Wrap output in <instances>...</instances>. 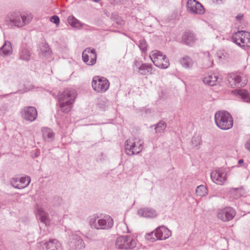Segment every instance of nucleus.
<instances>
[{
    "label": "nucleus",
    "instance_id": "nucleus-1",
    "mask_svg": "<svg viewBox=\"0 0 250 250\" xmlns=\"http://www.w3.org/2000/svg\"><path fill=\"white\" fill-rule=\"evenodd\" d=\"M77 97V92L74 89H66L58 95V102L61 110L65 113H68Z\"/></svg>",
    "mask_w": 250,
    "mask_h": 250
},
{
    "label": "nucleus",
    "instance_id": "nucleus-2",
    "mask_svg": "<svg viewBox=\"0 0 250 250\" xmlns=\"http://www.w3.org/2000/svg\"><path fill=\"white\" fill-rule=\"evenodd\" d=\"M89 224L91 228L97 230H108L113 226L114 221L108 215L99 216L94 214L89 217Z\"/></svg>",
    "mask_w": 250,
    "mask_h": 250
},
{
    "label": "nucleus",
    "instance_id": "nucleus-3",
    "mask_svg": "<svg viewBox=\"0 0 250 250\" xmlns=\"http://www.w3.org/2000/svg\"><path fill=\"white\" fill-rule=\"evenodd\" d=\"M32 19L30 15H21L18 13H11L8 14L4 19L5 24L11 27L16 26L21 27L29 23Z\"/></svg>",
    "mask_w": 250,
    "mask_h": 250
},
{
    "label": "nucleus",
    "instance_id": "nucleus-4",
    "mask_svg": "<svg viewBox=\"0 0 250 250\" xmlns=\"http://www.w3.org/2000/svg\"><path fill=\"white\" fill-rule=\"evenodd\" d=\"M216 125L222 130H228L233 126V119L231 115L227 111L217 112L214 115Z\"/></svg>",
    "mask_w": 250,
    "mask_h": 250
},
{
    "label": "nucleus",
    "instance_id": "nucleus-5",
    "mask_svg": "<svg viewBox=\"0 0 250 250\" xmlns=\"http://www.w3.org/2000/svg\"><path fill=\"white\" fill-rule=\"evenodd\" d=\"M125 147L127 155L138 154L143 149L144 141L138 137L129 138L125 141Z\"/></svg>",
    "mask_w": 250,
    "mask_h": 250
},
{
    "label": "nucleus",
    "instance_id": "nucleus-6",
    "mask_svg": "<svg viewBox=\"0 0 250 250\" xmlns=\"http://www.w3.org/2000/svg\"><path fill=\"white\" fill-rule=\"evenodd\" d=\"M149 57L154 64L157 67L166 69L169 66L168 59L160 51L155 50L151 52Z\"/></svg>",
    "mask_w": 250,
    "mask_h": 250
},
{
    "label": "nucleus",
    "instance_id": "nucleus-7",
    "mask_svg": "<svg viewBox=\"0 0 250 250\" xmlns=\"http://www.w3.org/2000/svg\"><path fill=\"white\" fill-rule=\"evenodd\" d=\"M136 246V239L130 235L119 236L115 241V246L119 249H133Z\"/></svg>",
    "mask_w": 250,
    "mask_h": 250
},
{
    "label": "nucleus",
    "instance_id": "nucleus-8",
    "mask_svg": "<svg viewBox=\"0 0 250 250\" xmlns=\"http://www.w3.org/2000/svg\"><path fill=\"white\" fill-rule=\"evenodd\" d=\"M109 82L104 77L95 76L92 82V86L94 91L98 93H104L109 88Z\"/></svg>",
    "mask_w": 250,
    "mask_h": 250
},
{
    "label": "nucleus",
    "instance_id": "nucleus-9",
    "mask_svg": "<svg viewBox=\"0 0 250 250\" xmlns=\"http://www.w3.org/2000/svg\"><path fill=\"white\" fill-rule=\"evenodd\" d=\"M133 68L142 75L153 73L152 65L150 64L143 63L141 61L135 60L133 64Z\"/></svg>",
    "mask_w": 250,
    "mask_h": 250
},
{
    "label": "nucleus",
    "instance_id": "nucleus-10",
    "mask_svg": "<svg viewBox=\"0 0 250 250\" xmlns=\"http://www.w3.org/2000/svg\"><path fill=\"white\" fill-rule=\"evenodd\" d=\"M236 214L235 210L231 207H226L219 209L217 211V216L221 220L226 222L231 220Z\"/></svg>",
    "mask_w": 250,
    "mask_h": 250
},
{
    "label": "nucleus",
    "instance_id": "nucleus-11",
    "mask_svg": "<svg viewBox=\"0 0 250 250\" xmlns=\"http://www.w3.org/2000/svg\"><path fill=\"white\" fill-rule=\"evenodd\" d=\"M187 8L189 13L195 15L203 14L205 11L203 6L196 0H188Z\"/></svg>",
    "mask_w": 250,
    "mask_h": 250
},
{
    "label": "nucleus",
    "instance_id": "nucleus-12",
    "mask_svg": "<svg viewBox=\"0 0 250 250\" xmlns=\"http://www.w3.org/2000/svg\"><path fill=\"white\" fill-rule=\"evenodd\" d=\"M97 54L94 49L86 48L82 53L83 62L87 65H93L96 62Z\"/></svg>",
    "mask_w": 250,
    "mask_h": 250
},
{
    "label": "nucleus",
    "instance_id": "nucleus-13",
    "mask_svg": "<svg viewBox=\"0 0 250 250\" xmlns=\"http://www.w3.org/2000/svg\"><path fill=\"white\" fill-rule=\"evenodd\" d=\"M227 80L229 85L232 88L243 87L246 84L243 81L241 74L232 73L228 75Z\"/></svg>",
    "mask_w": 250,
    "mask_h": 250
},
{
    "label": "nucleus",
    "instance_id": "nucleus-14",
    "mask_svg": "<svg viewBox=\"0 0 250 250\" xmlns=\"http://www.w3.org/2000/svg\"><path fill=\"white\" fill-rule=\"evenodd\" d=\"M210 177L214 183L222 185L227 180V172L224 169H218L211 172Z\"/></svg>",
    "mask_w": 250,
    "mask_h": 250
},
{
    "label": "nucleus",
    "instance_id": "nucleus-15",
    "mask_svg": "<svg viewBox=\"0 0 250 250\" xmlns=\"http://www.w3.org/2000/svg\"><path fill=\"white\" fill-rule=\"evenodd\" d=\"M30 182V178L28 176L21 178H13L10 181L11 185L13 187L20 189L27 187Z\"/></svg>",
    "mask_w": 250,
    "mask_h": 250
},
{
    "label": "nucleus",
    "instance_id": "nucleus-16",
    "mask_svg": "<svg viewBox=\"0 0 250 250\" xmlns=\"http://www.w3.org/2000/svg\"><path fill=\"white\" fill-rule=\"evenodd\" d=\"M21 113L24 119L30 122L35 121L38 115L37 109L33 106L24 107L22 109Z\"/></svg>",
    "mask_w": 250,
    "mask_h": 250
},
{
    "label": "nucleus",
    "instance_id": "nucleus-17",
    "mask_svg": "<svg viewBox=\"0 0 250 250\" xmlns=\"http://www.w3.org/2000/svg\"><path fill=\"white\" fill-rule=\"evenodd\" d=\"M69 246L72 250H81L84 248L83 240L77 234L73 233L69 236Z\"/></svg>",
    "mask_w": 250,
    "mask_h": 250
},
{
    "label": "nucleus",
    "instance_id": "nucleus-18",
    "mask_svg": "<svg viewBox=\"0 0 250 250\" xmlns=\"http://www.w3.org/2000/svg\"><path fill=\"white\" fill-rule=\"evenodd\" d=\"M153 233L157 240H166L171 235L170 230L164 226L157 228L154 232L151 233V234Z\"/></svg>",
    "mask_w": 250,
    "mask_h": 250
},
{
    "label": "nucleus",
    "instance_id": "nucleus-19",
    "mask_svg": "<svg viewBox=\"0 0 250 250\" xmlns=\"http://www.w3.org/2000/svg\"><path fill=\"white\" fill-rule=\"evenodd\" d=\"M137 214L141 217L146 218H153L157 215L156 210L150 208H141L138 210Z\"/></svg>",
    "mask_w": 250,
    "mask_h": 250
},
{
    "label": "nucleus",
    "instance_id": "nucleus-20",
    "mask_svg": "<svg viewBox=\"0 0 250 250\" xmlns=\"http://www.w3.org/2000/svg\"><path fill=\"white\" fill-rule=\"evenodd\" d=\"M19 59L22 61H29L31 57V53L30 49L26 46H21L19 51Z\"/></svg>",
    "mask_w": 250,
    "mask_h": 250
},
{
    "label": "nucleus",
    "instance_id": "nucleus-21",
    "mask_svg": "<svg viewBox=\"0 0 250 250\" xmlns=\"http://www.w3.org/2000/svg\"><path fill=\"white\" fill-rule=\"evenodd\" d=\"M45 245L46 250H63L61 244L56 239H50Z\"/></svg>",
    "mask_w": 250,
    "mask_h": 250
},
{
    "label": "nucleus",
    "instance_id": "nucleus-22",
    "mask_svg": "<svg viewBox=\"0 0 250 250\" xmlns=\"http://www.w3.org/2000/svg\"><path fill=\"white\" fill-rule=\"evenodd\" d=\"M42 132L43 139L45 141L51 142L54 140L55 134L51 128L42 127Z\"/></svg>",
    "mask_w": 250,
    "mask_h": 250
},
{
    "label": "nucleus",
    "instance_id": "nucleus-23",
    "mask_svg": "<svg viewBox=\"0 0 250 250\" xmlns=\"http://www.w3.org/2000/svg\"><path fill=\"white\" fill-rule=\"evenodd\" d=\"M244 31H238L235 33L232 36V40L233 42L240 46L245 47V41L243 34Z\"/></svg>",
    "mask_w": 250,
    "mask_h": 250
},
{
    "label": "nucleus",
    "instance_id": "nucleus-24",
    "mask_svg": "<svg viewBox=\"0 0 250 250\" xmlns=\"http://www.w3.org/2000/svg\"><path fill=\"white\" fill-rule=\"evenodd\" d=\"M12 53L11 43L9 41H5L2 46L0 48V56H6L10 55Z\"/></svg>",
    "mask_w": 250,
    "mask_h": 250
},
{
    "label": "nucleus",
    "instance_id": "nucleus-25",
    "mask_svg": "<svg viewBox=\"0 0 250 250\" xmlns=\"http://www.w3.org/2000/svg\"><path fill=\"white\" fill-rule=\"evenodd\" d=\"M195 40L194 34L191 32H186L182 36L183 42L188 45H191Z\"/></svg>",
    "mask_w": 250,
    "mask_h": 250
},
{
    "label": "nucleus",
    "instance_id": "nucleus-26",
    "mask_svg": "<svg viewBox=\"0 0 250 250\" xmlns=\"http://www.w3.org/2000/svg\"><path fill=\"white\" fill-rule=\"evenodd\" d=\"M218 80V77L216 75L212 74L205 77L203 79V81L206 84L209 86H214L217 84Z\"/></svg>",
    "mask_w": 250,
    "mask_h": 250
},
{
    "label": "nucleus",
    "instance_id": "nucleus-27",
    "mask_svg": "<svg viewBox=\"0 0 250 250\" xmlns=\"http://www.w3.org/2000/svg\"><path fill=\"white\" fill-rule=\"evenodd\" d=\"M235 93L243 102L250 103V94L245 89H240L235 90Z\"/></svg>",
    "mask_w": 250,
    "mask_h": 250
},
{
    "label": "nucleus",
    "instance_id": "nucleus-28",
    "mask_svg": "<svg viewBox=\"0 0 250 250\" xmlns=\"http://www.w3.org/2000/svg\"><path fill=\"white\" fill-rule=\"evenodd\" d=\"M37 215L41 222L46 225L48 223V214L41 208L37 210Z\"/></svg>",
    "mask_w": 250,
    "mask_h": 250
},
{
    "label": "nucleus",
    "instance_id": "nucleus-29",
    "mask_svg": "<svg viewBox=\"0 0 250 250\" xmlns=\"http://www.w3.org/2000/svg\"><path fill=\"white\" fill-rule=\"evenodd\" d=\"M67 21L68 23L73 27L80 28L83 27V24L72 15L68 17Z\"/></svg>",
    "mask_w": 250,
    "mask_h": 250
},
{
    "label": "nucleus",
    "instance_id": "nucleus-30",
    "mask_svg": "<svg viewBox=\"0 0 250 250\" xmlns=\"http://www.w3.org/2000/svg\"><path fill=\"white\" fill-rule=\"evenodd\" d=\"M179 61L181 65L186 68H190L193 65L192 59L187 56L181 58Z\"/></svg>",
    "mask_w": 250,
    "mask_h": 250
},
{
    "label": "nucleus",
    "instance_id": "nucleus-31",
    "mask_svg": "<svg viewBox=\"0 0 250 250\" xmlns=\"http://www.w3.org/2000/svg\"><path fill=\"white\" fill-rule=\"evenodd\" d=\"M230 196L234 199H237L242 196V189L232 188L230 190Z\"/></svg>",
    "mask_w": 250,
    "mask_h": 250
},
{
    "label": "nucleus",
    "instance_id": "nucleus-32",
    "mask_svg": "<svg viewBox=\"0 0 250 250\" xmlns=\"http://www.w3.org/2000/svg\"><path fill=\"white\" fill-rule=\"evenodd\" d=\"M117 229L118 231L122 233H127L129 232L128 226L127 224L124 222H122L119 223L117 225Z\"/></svg>",
    "mask_w": 250,
    "mask_h": 250
},
{
    "label": "nucleus",
    "instance_id": "nucleus-33",
    "mask_svg": "<svg viewBox=\"0 0 250 250\" xmlns=\"http://www.w3.org/2000/svg\"><path fill=\"white\" fill-rule=\"evenodd\" d=\"M196 193L199 196H204L207 193V188L204 185H200L197 187Z\"/></svg>",
    "mask_w": 250,
    "mask_h": 250
},
{
    "label": "nucleus",
    "instance_id": "nucleus-34",
    "mask_svg": "<svg viewBox=\"0 0 250 250\" xmlns=\"http://www.w3.org/2000/svg\"><path fill=\"white\" fill-rule=\"evenodd\" d=\"M166 127V124L163 121L159 122L155 127L156 133H160L163 131Z\"/></svg>",
    "mask_w": 250,
    "mask_h": 250
},
{
    "label": "nucleus",
    "instance_id": "nucleus-35",
    "mask_svg": "<svg viewBox=\"0 0 250 250\" xmlns=\"http://www.w3.org/2000/svg\"><path fill=\"white\" fill-rule=\"evenodd\" d=\"M138 46L143 53H145L147 51V45L146 41L144 39L139 40Z\"/></svg>",
    "mask_w": 250,
    "mask_h": 250
},
{
    "label": "nucleus",
    "instance_id": "nucleus-36",
    "mask_svg": "<svg viewBox=\"0 0 250 250\" xmlns=\"http://www.w3.org/2000/svg\"><path fill=\"white\" fill-rule=\"evenodd\" d=\"M243 34H244V36H245V38H244L245 47L246 46V47H250V33L246 32V31H244Z\"/></svg>",
    "mask_w": 250,
    "mask_h": 250
},
{
    "label": "nucleus",
    "instance_id": "nucleus-37",
    "mask_svg": "<svg viewBox=\"0 0 250 250\" xmlns=\"http://www.w3.org/2000/svg\"><path fill=\"white\" fill-rule=\"evenodd\" d=\"M201 143V137L199 136H194L191 140V144L193 146H198Z\"/></svg>",
    "mask_w": 250,
    "mask_h": 250
},
{
    "label": "nucleus",
    "instance_id": "nucleus-38",
    "mask_svg": "<svg viewBox=\"0 0 250 250\" xmlns=\"http://www.w3.org/2000/svg\"><path fill=\"white\" fill-rule=\"evenodd\" d=\"M41 51L42 54L45 55H49L50 54L49 48L47 44H42L41 47Z\"/></svg>",
    "mask_w": 250,
    "mask_h": 250
},
{
    "label": "nucleus",
    "instance_id": "nucleus-39",
    "mask_svg": "<svg viewBox=\"0 0 250 250\" xmlns=\"http://www.w3.org/2000/svg\"><path fill=\"white\" fill-rule=\"evenodd\" d=\"M96 234L89 231L85 234V237L90 241H95L96 240Z\"/></svg>",
    "mask_w": 250,
    "mask_h": 250
},
{
    "label": "nucleus",
    "instance_id": "nucleus-40",
    "mask_svg": "<svg viewBox=\"0 0 250 250\" xmlns=\"http://www.w3.org/2000/svg\"><path fill=\"white\" fill-rule=\"evenodd\" d=\"M50 21L57 25L60 23V18L57 15H54L50 18Z\"/></svg>",
    "mask_w": 250,
    "mask_h": 250
},
{
    "label": "nucleus",
    "instance_id": "nucleus-41",
    "mask_svg": "<svg viewBox=\"0 0 250 250\" xmlns=\"http://www.w3.org/2000/svg\"><path fill=\"white\" fill-rule=\"evenodd\" d=\"M246 148L250 152V139L247 141L245 144Z\"/></svg>",
    "mask_w": 250,
    "mask_h": 250
},
{
    "label": "nucleus",
    "instance_id": "nucleus-42",
    "mask_svg": "<svg viewBox=\"0 0 250 250\" xmlns=\"http://www.w3.org/2000/svg\"><path fill=\"white\" fill-rule=\"evenodd\" d=\"M112 1V2H114V3H116V4H118V3H121L125 1H126V0H111Z\"/></svg>",
    "mask_w": 250,
    "mask_h": 250
},
{
    "label": "nucleus",
    "instance_id": "nucleus-43",
    "mask_svg": "<svg viewBox=\"0 0 250 250\" xmlns=\"http://www.w3.org/2000/svg\"><path fill=\"white\" fill-rule=\"evenodd\" d=\"M242 18H243V15H241V14H238L236 17V19L238 20H240L242 19Z\"/></svg>",
    "mask_w": 250,
    "mask_h": 250
},
{
    "label": "nucleus",
    "instance_id": "nucleus-44",
    "mask_svg": "<svg viewBox=\"0 0 250 250\" xmlns=\"http://www.w3.org/2000/svg\"><path fill=\"white\" fill-rule=\"evenodd\" d=\"M244 163V161L243 159H240L238 160V164L239 165H241Z\"/></svg>",
    "mask_w": 250,
    "mask_h": 250
},
{
    "label": "nucleus",
    "instance_id": "nucleus-45",
    "mask_svg": "<svg viewBox=\"0 0 250 250\" xmlns=\"http://www.w3.org/2000/svg\"><path fill=\"white\" fill-rule=\"evenodd\" d=\"M93 1L95 2H99L100 0H93Z\"/></svg>",
    "mask_w": 250,
    "mask_h": 250
},
{
    "label": "nucleus",
    "instance_id": "nucleus-46",
    "mask_svg": "<svg viewBox=\"0 0 250 250\" xmlns=\"http://www.w3.org/2000/svg\"><path fill=\"white\" fill-rule=\"evenodd\" d=\"M222 0H216V1L217 2H218L219 1H221Z\"/></svg>",
    "mask_w": 250,
    "mask_h": 250
},
{
    "label": "nucleus",
    "instance_id": "nucleus-47",
    "mask_svg": "<svg viewBox=\"0 0 250 250\" xmlns=\"http://www.w3.org/2000/svg\"><path fill=\"white\" fill-rule=\"evenodd\" d=\"M102 104H101V106H100V107H102Z\"/></svg>",
    "mask_w": 250,
    "mask_h": 250
},
{
    "label": "nucleus",
    "instance_id": "nucleus-48",
    "mask_svg": "<svg viewBox=\"0 0 250 250\" xmlns=\"http://www.w3.org/2000/svg\"><path fill=\"white\" fill-rule=\"evenodd\" d=\"M102 104H101V106H100V107H102Z\"/></svg>",
    "mask_w": 250,
    "mask_h": 250
}]
</instances>
